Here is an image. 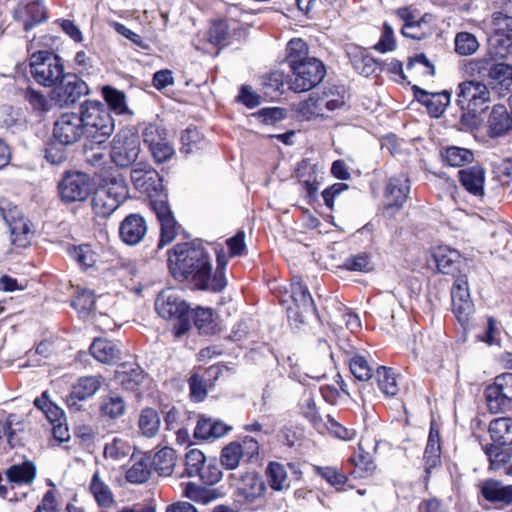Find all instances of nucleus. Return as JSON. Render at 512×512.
<instances>
[{
	"mask_svg": "<svg viewBox=\"0 0 512 512\" xmlns=\"http://www.w3.org/2000/svg\"><path fill=\"white\" fill-rule=\"evenodd\" d=\"M490 101V91L482 82L470 80L458 85L457 105L461 110H467L476 115L484 111Z\"/></svg>",
	"mask_w": 512,
	"mask_h": 512,
	"instance_id": "nucleus-7",
	"label": "nucleus"
},
{
	"mask_svg": "<svg viewBox=\"0 0 512 512\" xmlns=\"http://www.w3.org/2000/svg\"><path fill=\"white\" fill-rule=\"evenodd\" d=\"M131 452V446L120 437H115L104 448V456L119 461L126 458Z\"/></svg>",
	"mask_w": 512,
	"mask_h": 512,
	"instance_id": "nucleus-48",
	"label": "nucleus"
},
{
	"mask_svg": "<svg viewBox=\"0 0 512 512\" xmlns=\"http://www.w3.org/2000/svg\"><path fill=\"white\" fill-rule=\"evenodd\" d=\"M491 51L498 57H506L512 46V17L496 12L491 20Z\"/></svg>",
	"mask_w": 512,
	"mask_h": 512,
	"instance_id": "nucleus-10",
	"label": "nucleus"
},
{
	"mask_svg": "<svg viewBox=\"0 0 512 512\" xmlns=\"http://www.w3.org/2000/svg\"><path fill=\"white\" fill-rule=\"evenodd\" d=\"M343 267L350 271L368 272L371 270L370 257L366 253H360L347 258Z\"/></svg>",
	"mask_w": 512,
	"mask_h": 512,
	"instance_id": "nucleus-62",
	"label": "nucleus"
},
{
	"mask_svg": "<svg viewBox=\"0 0 512 512\" xmlns=\"http://www.w3.org/2000/svg\"><path fill=\"white\" fill-rule=\"evenodd\" d=\"M7 479L19 485L31 484L36 477V467L32 462H24L10 466L6 470Z\"/></svg>",
	"mask_w": 512,
	"mask_h": 512,
	"instance_id": "nucleus-35",
	"label": "nucleus"
},
{
	"mask_svg": "<svg viewBox=\"0 0 512 512\" xmlns=\"http://www.w3.org/2000/svg\"><path fill=\"white\" fill-rule=\"evenodd\" d=\"M126 196V188L122 183L97 189L92 198L94 213L102 218L109 217Z\"/></svg>",
	"mask_w": 512,
	"mask_h": 512,
	"instance_id": "nucleus-13",
	"label": "nucleus"
},
{
	"mask_svg": "<svg viewBox=\"0 0 512 512\" xmlns=\"http://www.w3.org/2000/svg\"><path fill=\"white\" fill-rule=\"evenodd\" d=\"M455 51L460 55H472L479 48L477 38L468 32H459L455 36Z\"/></svg>",
	"mask_w": 512,
	"mask_h": 512,
	"instance_id": "nucleus-47",
	"label": "nucleus"
},
{
	"mask_svg": "<svg viewBox=\"0 0 512 512\" xmlns=\"http://www.w3.org/2000/svg\"><path fill=\"white\" fill-rule=\"evenodd\" d=\"M91 355L104 364H114L120 359L118 347L111 341L98 338L90 346Z\"/></svg>",
	"mask_w": 512,
	"mask_h": 512,
	"instance_id": "nucleus-32",
	"label": "nucleus"
},
{
	"mask_svg": "<svg viewBox=\"0 0 512 512\" xmlns=\"http://www.w3.org/2000/svg\"><path fill=\"white\" fill-rule=\"evenodd\" d=\"M30 66L34 79L44 86H56L65 75L61 59L47 51L34 53L30 58Z\"/></svg>",
	"mask_w": 512,
	"mask_h": 512,
	"instance_id": "nucleus-5",
	"label": "nucleus"
},
{
	"mask_svg": "<svg viewBox=\"0 0 512 512\" xmlns=\"http://www.w3.org/2000/svg\"><path fill=\"white\" fill-rule=\"evenodd\" d=\"M184 496L188 499L206 505L216 499V493L213 490L201 487L194 483H188L184 488Z\"/></svg>",
	"mask_w": 512,
	"mask_h": 512,
	"instance_id": "nucleus-43",
	"label": "nucleus"
},
{
	"mask_svg": "<svg viewBox=\"0 0 512 512\" xmlns=\"http://www.w3.org/2000/svg\"><path fill=\"white\" fill-rule=\"evenodd\" d=\"M190 319L193 318L195 326L201 333L208 334L213 329V313L209 308L198 307L190 311Z\"/></svg>",
	"mask_w": 512,
	"mask_h": 512,
	"instance_id": "nucleus-49",
	"label": "nucleus"
},
{
	"mask_svg": "<svg viewBox=\"0 0 512 512\" xmlns=\"http://www.w3.org/2000/svg\"><path fill=\"white\" fill-rule=\"evenodd\" d=\"M432 256L438 270L443 274H453L460 261V254L449 246L441 245L433 250Z\"/></svg>",
	"mask_w": 512,
	"mask_h": 512,
	"instance_id": "nucleus-29",
	"label": "nucleus"
},
{
	"mask_svg": "<svg viewBox=\"0 0 512 512\" xmlns=\"http://www.w3.org/2000/svg\"><path fill=\"white\" fill-rule=\"evenodd\" d=\"M155 309L160 317L178 321L175 325L177 336L190 329L189 307L177 291L171 288L162 290L155 301Z\"/></svg>",
	"mask_w": 512,
	"mask_h": 512,
	"instance_id": "nucleus-3",
	"label": "nucleus"
},
{
	"mask_svg": "<svg viewBox=\"0 0 512 512\" xmlns=\"http://www.w3.org/2000/svg\"><path fill=\"white\" fill-rule=\"evenodd\" d=\"M485 398L491 413H503L512 406V373H503L495 377L494 382L485 389Z\"/></svg>",
	"mask_w": 512,
	"mask_h": 512,
	"instance_id": "nucleus-9",
	"label": "nucleus"
},
{
	"mask_svg": "<svg viewBox=\"0 0 512 512\" xmlns=\"http://www.w3.org/2000/svg\"><path fill=\"white\" fill-rule=\"evenodd\" d=\"M377 379L381 391L387 396H395L398 391V385L395 374L391 369L381 366L377 369Z\"/></svg>",
	"mask_w": 512,
	"mask_h": 512,
	"instance_id": "nucleus-45",
	"label": "nucleus"
},
{
	"mask_svg": "<svg viewBox=\"0 0 512 512\" xmlns=\"http://www.w3.org/2000/svg\"><path fill=\"white\" fill-rule=\"evenodd\" d=\"M504 57H498L491 51V44H489L488 53L482 58L470 62L471 72L478 74L481 77H490L495 61L501 60Z\"/></svg>",
	"mask_w": 512,
	"mask_h": 512,
	"instance_id": "nucleus-44",
	"label": "nucleus"
},
{
	"mask_svg": "<svg viewBox=\"0 0 512 512\" xmlns=\"http://www.w3.org/2000/svg\"><path fill=\"white\" fill-rule=\"evenodd\" d=\"M81 119L84 131L90 142L101 144L105 142L114 131V122L108 109L100 103L85 102L81 106Z\"/></svg>",
	"mask_w": 512,
	"mask_h": 512,
	"instance_id": "nucleus-2",
	"label": "nucleus"
},
{
	"mask_svg": "<svg viewBox=\"0 0 512 512\" xmlns=\"http://www.w3.org/2000/svg\"><path fill=\"white\" fill-rule=\"evenodd\" d=\"M147 224L139 214L128 215L121 223L119 234L121 239L128 245H136L146 235Z\"/></svg>",
	"mask_w": 512,
	"mask_h": 512,
	"instance_id": "nucleus-22",
	"label": "nucleus"
},
{
	"mask_svg": "<svg viewBox=\"0 0 512 512\" xmlns=\"http://www.w3.org/2000/svg\"><path fill=\"white\" fill-rule=\"evenodd\" d=\"M290 297L293 305L287 309L289 315L293 314L300 322H304V315L314 311L315 307L309 289L298 276L292 278Z\"/></svg>",
	"mask_w": 512,
	"mask_h": 512,
	"instance_id": "nucleus-20",
	"label": "nucleus"
},
{
	"mask_svg": "<svg viewBox=\"0 0 512 512\" xmlns=\"http://www.w3.org/2000/svg\"><path fill=\"white\" fill-rule=\"evenodd\" d=\"M350 370L354 377L360 381H367L372 377V368L364 356L355 354L350 359Z\"/></svg>",
	"mask_w": 512,
	"mask_h": 512,
	"instance_id": "nucleus-53",
	"label": "nucleus"
},
{
	"mask_svg": "<svg viewBox=\"0 0 512 512\" xmlns=\"http://www.w3.org/2000/svg\"><path fill=\"white\" fill-rule=\"evenodd\" d=\"M72 306L81 314L90 313L95 306V297L92 291L82 290L72 301Z\"/></svg>",
	"mask_w": 512,
	"mask_h": 512,
	"instance_id": "nucleus-59",
	"label": "nucleus"
},
{
	"mask_svg": "<svg viewBox=\"0 0 512 512\" xmlns=\"http://www.w3.org/2000/svg\"><path fill=\"white\" fill-rule=\"evenodd\" d=\"M116 379L124 389L134 391L141 384L144 376L140 368L129 370L123 368V370L117 371Z\"/></svg>",
	"mask_w": 512,
	"mask_h": 512,
	"instance_id": "nucleus-42",
	"label": "nucleus"
},
{
	"mask_svg": "<svg viewBox=\"0 0 512 512\" xmlns=\"http://www.w3.org/2000/svg\"><path fill=\"white\" fill-rule=\"evenodd\" d=\"M285 85V75L282 71H272L269 73L263 82L265 93L271 95L272 93H282Z\"/></svg>",
	"mask_w": 512,
	"mask_h": 512,
	"instance_id": "nucleus-60",
	"label": "nucleus"
},
{
	"mask_svg": "<svg viewBox=\"0 0 512 512\" xmlns=\"http://www.w3.org/2000/svg\"><path fill=\"white\" fill-rule=\"evenodd\" d=\"M491 470H504V474L512 476V448L509 446L489 445L485 448Z\"/></svg>",
	"mask_w": 512,
	"mask_h": 512,
	"instance_id": "nucleus-26",
	"label": "nucleus"
},
{
	"mask_svg": "<svg viewBox=\"0 0 512 512\" xmlns=\"http://www.w3.org/2000/svg\"><path fill=\"white\" fill-rule=\"evenodd\" d=\"M84 133L83 120L75 113L62 114L54 124L53 135L63 145L77 142Z\"/></svg>",
	"mask_w": 512,
	"mask_h": 512,
	"instance_id": "nucleus-17",
	"label": "nucleus"
},
{
	"mask_svg": "<svg viewBox=\"0 0 512 512\" xmlns=\"http://www.w3.org/2000/svg\"><path fill=\"white\" fill-rule=\"evenodd\" d=\"M25 10L28 16L24 22V29L26 31H29L36 24L41 23L47 18L46 9L41 0H35L28 3Z\"/></svg>",
	"mask_w": 512,
	"mask_h": 512,
	"instance_id": "nucleus-46",
	"label": "nucleus"
},
{
	"mask_svg": "<svg viewBox=\"0 0 512 512\" xmlns=\"http://www.w3.org/2000/svg\"><path fill=\"white\" fill-rule=\"evenodd\" d=\"M231 429V426L220 420L201 417L195 427L194 436L202 440L217 439L226 435Z\"/></svg>",
	"mask_w": 512,
	"mask_h": 512,
	"instance_id": "nucleus-27",
	"label": "nucleus"
},
{
	"mask_svg": "<svg viewBox=\"0 0 512 512\" xmlns=\"http://www.w3.org/2000/svg\"><path fill=\"white\" fill-rule=\"evenodd\" d=\"M489 135L500 137L512 130V113L509 114L506 107L501 104L493 106L488 119Z\"/></svg>",
	"mask_w": 512,
	"mask_h": 512,
	"instance_id": "nucleus-25",
	"label": "nucleus"
},
{
	"mask_svg": "<svg viewBox=\"0 0 512 512\" xmlns=\"http://www.w3.org/2000/svg\"><path fill=\"white\" fill-rule=\"evenodd\" d=\"M103 377L90 375L79 378L66 397V404L71 411L78 412L82 409L81 402L93 397L101 388Z\"/></svg>",
	"mask_w": 512,
	"mask_h": 512,
	"instance_id": "nucleus-15",
	"label": "nucleus"
},
{
	"mask_svg": "<svg viewBox=\"0 0 512 512\" xmlns=\"http://www.w3.org/2000/svg\"><path fill=\"white\" fill-rule=\"evenodd\" d=\"M141 151L138 136L129 129L120 130L113 139L110 157L119 167L135 163Z\"/></svg>",
	"mask_w": 512,
	"mask_h": 512,
	"instance_id": "nucleus-8",
	"label": "nucleus"
},
{
	"mask_svg": "<svg viewBox=\"0 0 512 512\" xmlns=\"http://www.w3.org/2000/svg\"><path fill=\"white\" fill-rule=\"evenodd\" d=\"M0 217H2L9 226L13 245L20 248H25L30 245L34 232L31 229L30 221L24 217L23 213L18 208L13 207L6 211V209L1 206Z\"/></svg>",
	"mask_w": 512,
	"mask_h": 512,
	"instance_id": "nucleus-12",
	"label": "nucleus"
},
{
	"mask_svg": "<svg viewBox=\"0 0 512 512\" xmlns=\"http://www.w3.org/2000/svg\"><path fill=\"white\" fill-rule=\"evenodd\" d=\"M451 297L453 313L462 325H466L474 311L466 279L460 277L455 280Z\"/></svg>",
	"mask_w": 512,
	"mask_h": 512,
	"instance_id": "nucleus-19",
	"label": "nucleus"
},
{
	"mask_svg": "<svg viewBox=\"0 0 512 512\" xmlns=\"http://www.w3.org/2000/svg\"><path fill=\"white\" fill-rule=\"evenodd\" d=\"M292 75L287 82L294 92H304L319 84L325 76V67L316 58L307 59L292 68Z\"/></svg>",
	"mask_w": 512,
	"mask_h": 512,
	"instance_id": "nucleus-6",
	"label": "nucleus"
},
{
	"mask_svg": "<svg viewBox=\"0 0 512 512\" xmlns=\"http://www.w3.org/2000/svg\"><path fill=\"white\" fill-rule=\"evenodd\" d=\"M205 455L198 449L190 450L185 457L186 473L189 477L199 476L205 466Z\"/></svg>",
	"mask_w": 512,
	"mask_h": 512,
	"instance_id": "nucleus-51",
	"label": "nucleus"
},
{
	"mask_svg": "<svg viewBox=\"0 0 512 512\" xmlns=\"http://www.w3.org/2000/svg\"><path fill=\"white\" fill-rule=\"evenodd\" d=\"M169 265L174 277L187 280L198 289L220 292L227 285L223 273L212 276L210 257L201 244H177L169 257Z\"/></svg>",
	"mask_w": 512,
	"mask_h": 512,
	"instance_id": "nucleus-1",
	"label": "nucleus"
},
{
	"mask_svg": "<svg viewBox=\"0 0 512 512\" xmlns=\"http://www.w3.org/2000/svg\"><path fill=\"white\" fill-rule=\"evenodd\" d=\"M130 179L135 189L148 196H153L162 189V179L158 172L145 162H139L134 166Z\"/></svg>",
	"mask_w": 512,
	"mask_h": 512,
	"instance_id": "nucleus-16",
	"label": "nucleus"
},
{
	"mask_svg": "<svg viewBox=\"0 0 512 512\" xmlns=\"http://www.w3.org/2000/svg\"><path fill=\"white\" fill-rule=\"evenodd\" d=\"M351 61L354 68L361 75H364L366 77L373 74L377 69L376 60L373 57L362 52L359 55H355Z\"/></svg>",
	"mask_w": 512,
	"mask_h": 512,
	"instance_id": "nucleus-58",
	"label": "nucleus"
},
{
	"mask_svg": "<svg viewBox=\"0 0 512 512\" xmlns=\"http://www.w3.org/2000/svg\"><path fill=\"white\" fill-rule=\"evenodd\" d=\"M424 481L427 483L430 478V474L434 468L441 465V446H440V435L438 431H434L431 428L428 441L425 447L424 456Z\"/></svg>",
	"mask_w": 512,
	"mask_h": 512,
	"instance_id": "nucleus-24",
	"label": "nucleus"
},
{
	"mask_svg": "<svg viewBox=\"0 0 512 512\" xmlns=\"http://www.w3.org/2000/svg\"><path fill=\"white\" fill-rule=\"evenodd\" d=\"M425 18L426 16L419 21L413 20L406 22L402 27L403 36L420 40L430 34V29L428 27L424 28V26H427Z\"/></svg>",
	"mask_w": 512,
	"mask_h": 512,
	"instance_id": "nucleus-56",
	"label": "nucleus"
},
{
	"mask_svg": "<svg viewBox=\"0 0 512 512\" xmlns=\"http://www.w3.org/2000/svg\"><path fill=\"white\" fill-rule=\"evenodd\" d=\"M351 461L354 463L359 477L370 475L376 466L368 453L361 452L354 456Z\"/></svg>",
	"mask_w": 512,
	"mask_h": 512,
	"instance_id": "nucleus-64",
	"label": "nucleus"
},
{
	"mask_svg": "<svg viewBox=\"0 0 512 512\" xmlns=\"http://www.w3.org/2000/svg\"><path fill=\"white\" fill-rule=\"evenodd\" d=\"M152 464L160 476H170L176 464V453L172 448L164 447L155 453Z\"/></svg>",
	"mask_w": 512,
	"mask_h": 512,
	"instance_id": "nucleus-36",
	"label": "nucleus"
},
{
	"mask_svg": "<svg viewBox=\"0 0 512 512\" xmlns=\"http://www.w3.org/2000/svg\"><path fill=\"white\" fill-rule=\"evenodd\" d=\"M92 189L93 183L90 177L81 172L68 173L59 183L61 198L68 203L86 200Z\"/></svg>",
	"mask_w": 512,
	"mask_h": 512,
	"instance_id": "nucleus-14",
	"label": "nucleus"
},
{
	"mask_svg": "<svg viewBox=\"0 0 512 512\" xmlns=\"http://www.w3.org/2000/svg\"><path fill=\"white\" fill-rule=\"evenodd\" d=\"M150 153L156 163L169 161L175 154V150L169 139L149 148Z\"/></svg>",
	"mask_w": 512,
	"mask_h": 512,
	"instance_id": "nucleus-63",
	"label": "nucleus"
},
{
	"mask_svg": "<svg viewBox=\"0 0 512 512\" xmlns=\"http://www.w3.org/2000/svg\"><path fill=\"white\" fill-rule=\"evenodd\" d=\"M138 426L143 436L155 437L160 428V417L157 411L152 408L143 409L139 416Z\"/></svg>",
	"mask_w": 512,
	"mask_h": 512,
	"instance_id": "nucleus-37",
	"label": "nucleus"
},
{
	"mask_svg": "<svg viewBox=\"0 0 512 512\" xmlns=\"http://www.w3.org/2000/svg\"><path fill=\"white\" fill-rule=\"evenodd\" d=\"M142 137L143 142L150 148L168 139V133L159 125L149 124L143 129Z\"/></svg>",
	"mask_w": 512,
	"mask_h": 512,
	"instance_id": "nucleus-55",
	"label": "nucleus"
},
{
	"mask_svg": "<svg viewBox=\"0 0 512 512\" xmlns=\"http://www.w3.org/2000/svg\"><path fill=\"white\" fill-rule=\"evenodd\" d=\"M316 473L335 487L343 486L347 477L335 467H315Z\"/></svg>",
	"mask_w": 512,
	"mask_h": 512,
	"instance_id": "nucleus-61",
	"label": "nucleus"
},
{
	"mask_svg": "<svg viewBox=\"0 0 512 512\" xmlns=\"http://www.w3.org/2000/svg\"><path fill=\"white\" fill-rule=\"evenodd\" d=\"M269 487L277 492L290 488V481L286 466L280 462L271 461L265 469Z\"/></svg>",
	"mask_w": 512,
	"mask_h": 512,
	"instance_id": "nucleus-33",
	"label": "nucleus"
},
{
	"mask_svg": "<svg viewBox=\"0 0 512 512\" xmlns=\"http://www.w3.org/2000/svg\"><path fill=\"white\" fill-rule=\"evenodd\" d=\"M258 452V442L252 437H245L242 442L233 441L222 448L220 463L227 470H235L242 459L250 460L258 455Z\"/></svg>",
	"mask_w": 512,
	"mask_h": 512,
	"instance_id": "nucleus-11",
	"label": "nucleus"
},
{
	"mask_svg": "<svg viewBox=\"0 0 512 512\" xmlns=\"http://www.w3.org/2000/svg\"><path fill=\"white\" fill-rule=\"evenodd\" d=\"M299 113L306 119L324 116V108L320 96H310L299 105Z\"/></svg>",
	"mask_w": 512,
	"mask_h": 512,
	"instance_id": "nucleus-54",
	"label": "nucleus"
},
{
	"mask_svg": "<svg viewBox=\"0 0 512 512\" xmlns=\"http://www.w3.org/2000/svg\"><path fill=\"white\" fill-rule=\"evenodd\" d=\"M413 91L415 98L426 106L429 114L433 117L441 116L450 103L451 94L447 90L433 93L414 86Z\"/></svg>",
	"mask_w": 512,
	"mask_h": 512,
	"instance_id": "nucleus-21",
	"label": "nucleus"
},
{
	"mask_svg": "<svg viewBox=\"0 0 512 512\" xmlns=\"http://www.w3.org/2000/svg\"><path fill=\"white\" fill-rule=\"evenodd\" d=\"M150 476L149 464L146 460L136 461L126 472V479L130 483L141 484Z\"/></svg>",
	"mask_w": 512,
	"mask_h": 512,
	"instance_id": "nucleus-52",
	"label": "nucleus"
},
{
	"mask_svg": "<svg viewBox=\"0 0 512 512\" xmlns=\"http://www.w3.org/2000/svg\"><path fill=\"white\" fill-rule=\"evenodd\" d=\"M410 192L409 179L401 174L390 178L386 189V197L389 206L400 207L406 201Z\"/></svg>",
	"mask_w": 512,
	"mask_h": 512,
	"instance_id": "nucleus-30",
	"label": "nucleus"
},
{
	"mask_svg": "<svg viewBox=\"0 0 512 512\" xmlns=\"http://www.w3.org/2000/svg\"><path fill=\"white\" fill-rule=\"evenodd\" d=\"M229 485L234 489V496L243 505H250L264 498L267 485L262 477L254 471L230 473Z\"/></svg>",
	"mask_w": 512,
	"mask_h": 512,
	"instance_id": "nucleus-4",
	"label": "nucleus"
},
{
	"mask_svg": "<svg viewBox=\"0 0 512 512\" xmlns=\"http://www.w3.org/2000/svg\"><path fill=\"white\" fill-rule=\"evenodd\" d=\"M102 91L105 101L112 111L119 115L130 112L126 103V96L122 91L110 86L103 87Z\"/></svg>",
	"mask_w": 512,
	"mask_h": 512,
	"instance_id": "nucleus-40",
	"label": "nucleus"
},
{
	"mask_svg": "<svg viewBox=\"0 0 512 512\" xmlns=\"http://www.w3.org/2000/svg\"><path fill=\"white\" fill-rule=\"evenodd\" d=\"M445 163L452 167H459L473 160V153L461 147H448L441 153Z\"/></svg>",
	"mask_w": 512,
	"mask_h": 512,
	"instance_id": "nucleus-41",
	"label": "nucleus"
},
{
	"mask_svg": "<svg viewBox=\"0 0 512 512\" xmlns=\"http://www.w3.org/2000/svg\"><path fill=\"white\" fill-rule=\"evenodd\" d=\"M5 430V437L11 446H14V436L24 430L23 418L16 414H9L5 421H2Z\"/></svg>",
	"mask_w": 512,
	"mask_h": 512,
	"instance_id": "nucleus-57",
	"label": "nucleus"
},
{
	"mask_svg": "<svg viewBox=\"0 0 512 512\" xmlns=\"http://www.w3.org/2000/svg\"><path fill=\"white\" fill-rule=\"evenodd\" d=\"M483 498L491 503H512V485H504L501 481L487 479L479 484Z\"/></svg>",
	"mask_w": 512,
	"mask_h": 512,
	"instance_id": "nucleus-23",
	"label": "nucleus"
},
{
	"mask_svg": "<svg viewBox=\"0 0 512 512\" xmlns=\"http://www.w3.org/2000/svg\"><path fill=\"white\" fill-rule=\"evenodd\" d=\"M286 52V62L290 68L303 63L307 59H311V57H308V46L306 42L300 38L290 40L287 44Z\"/></svg>",
	"mask_w": 512,
	"mask_h": 512,
	"instance_id": "nucleus-38",
	"label": "nucleus"
},
{
	"mask_svg": "<svg viewBox=\"0 0 512 512\" xmlns=\"http://www.w3.org/2000/svg\"><path fill=\"white\" fill-rule=\"evenodd\" d=\"M463 187L471 194L484 195L485 170L481 166H473L458 172Z\"/></svg>",
	"mask_w": 512,
	"mask_h": 512,
	"instance_id": "nucleus-28",
	"label": "nucleus"
},
{
	"mask_svg": "<svg viewBox=\"0 0 512 512\" xmlns=\"http://www.w3.org/2000/svg\"><path fill=\"white\" fill-rule=\"evenodd\" d=\"M489 434L493 441L491 445L511 446L512 445V419L500 417L489 424Z\"/></svg>",
	"mask_w": 512,
	"mask_h": 512,
	"instance_id": "nucleus-31",
	"label": "nucleus"
},
{
	"mask_svg": "<svg viewBox=\"0 0 512 512\" xmlns=\"http://www.w3.org/2000/svg\"><path fill=\"white\" fill-rule=\"evenodd\" d=\"M90 491L100 506L109 507L114 502L109 486L101 480L97 472L92 477Z\"/></svg>",
	"mask_w": 512,
	"mask_h": 512,
	"instance_id": "nucleus-39",
	"label": "nucleus"
},
{
	"mask_svg": "<svg viewBox=\"0 0 512 512\" xmlns=\"http://www.w3.org/2000/svg\"><path fill=\"white\" fill-rule=\"evenodd\" d=\"M126 413V402L123 397L116 393H111L101 400L100 414L102 417L114 420Z\"/></svg>",
	"mask_w": 512,
	"mask_h": 512,
	"instance_id": "nucleus-34",
	"label": "nucleus"
},
{
	"mask_svg": "<svg viewBox=\"0 0 512 512\" xmlns=\"http://www.w3.org/2000/svg\"><path fill=\"white\" fill-rule=\"evenodd\" d=\"M88 93L87 84L75 74H65L54 87L53 98L60 105H70Z\"/></svg>",
	"mask_w": 512,
	"mask_h": 512,
	"instance_id": "nucleus-18",
	"label": "nucleus"
},
{
	"mask_svg": "<svg viewBox=\"0 0 512 512\" xmlns=\"http://www.w3.org/2000/svg\"><path fill=\"white\" fill-rule=\"evenodd\" d=\"M69 254L83 268H90L97 261V254L89 245L73 247L69 249Z\"/></svg>",
	"mask_w": 512,
	"mask_h": 512,
	"instance_id": "nucleus-50",
	"label": "nucleus"
}]
</instances>
